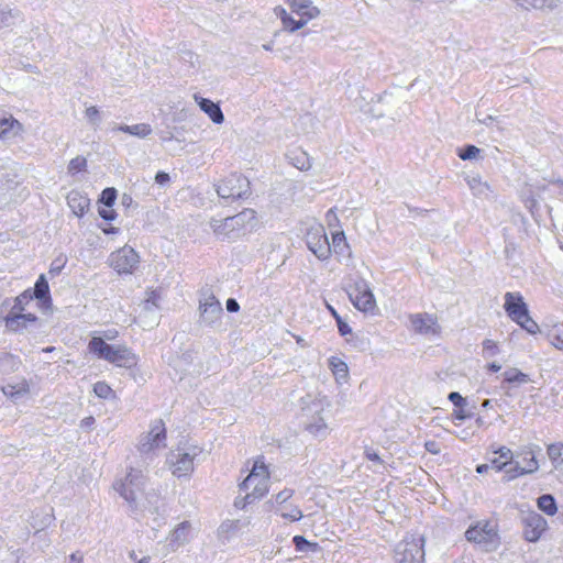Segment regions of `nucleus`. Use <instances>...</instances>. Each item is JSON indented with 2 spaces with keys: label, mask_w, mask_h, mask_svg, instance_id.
Here are the masks:
<instances>
[{
  "label": "nucleus",
  "mask_w": 563,
  "mask_h": 563,
  "mask_svg": "<svg viewBox=\"0 0 563 563\" xmlns=\"http://www.w3.org/2000/svg\"><path fill=\"white\" fill-rule=\"evenodd\" d=\"M271 472L265 464L264 456H258L254 460L249 475L240 483V492L243 493L234 500V507L238 509H245L262 498L269 492Z\"/></svg>",
  "instance_id": "nucleus-1"
},
{
  "label": "nucleus",
  "mask_w": 563,
  "mask_h": 563,
  "mask_svg": "<svg viewBox=\"0 0 563 563\" xmlns=\"http://www.w3.org/2000/svg\"><path fill=\"white\" fill-rule=\"evenodd\" d=\"M90 353L118 367L132 368L137 365L139 357L125 345H110L100 336H92L88 343Z\"/></svg>",
  "instance_id": "nucleus-2"
},
{
  "label": "nucleus",
  "mask_w": 563,
  "mask_h": 563,
  "mask_svg": "<svg viewBox=\"0 0 563 563\" xmlns=\"http://www.w3.org/2000/svg\"><path fill=\"white\" fill-rule=\"evenodd\" d=\"M287 4L291 13L299 16L298 20L294 19L283 7H276L274 12L280 19L283 29L288 32L303 27L320 14L319 9L312 4L311 0H287Z\"/></svg>",
  "instance_id": "nucleus-3"
},
{
  "label": "nucleus",
  "mask_w": 563,
  "mask_h": 563,
  "mask_svg": "<svg viewBox=\"0 0 563 563\" xmlns=\"http://www.w3.org/2000/svg\"><path fill=\"white\" fill-rule=\"evenodd\" d=\"M31 302L29 292H21L14 298L13 306L5 316H0V322H3L5 329L10 332H21L30 324L37 321L34 313H26L25 307Z\"/></svg>",
  "instance_id": "nucleus-4"
},
{
  "label": "nucleus",
  "mask_w": 563,
  "mask_h": 563,
  "mask_svg": "<svg viewBox=\"0 0 563 563\" xmlns=\"http://www.w3.org/2000/svg\"><path fill=\"white\" fill-rule=\"evenodd\" d=\"M505 311L508 317L531 334L539 332V325L529 314L523 297L519 292L505 294Z\"/></svg>",
  "instance_id": "nucleus-5"
},
{
  "label": "nucleus",
  "mask_w": 563,
  "mask_h": 563,
  "mask_svg": "<svg viewBox=\"0 0 563 563\" xmlns=\"http://www.w3.org/2000/svg\"><path fill=\"white\" fill-rule=\"evenodd\" d=\"M307 247L320 261H328L331 257V245L321 223L311 224L305 234Z\"/></svg>",
  "instance_id": "nucleus-6"
},
{
  "label": "nucleus",
  "mask_w": 563,
  "mask_h": 563,
  "mask_svg": "<svg viewBox=\"0 0 563 563\" xmlns=\"http://www.w3.org/2000/svg\"><path fill=\"white\" fill-rule=\"evenodd\" d=\"M467 541L484 547L485 550L495 549L499 543V537L496 526L489 521H478L471 526L466 532Z\"/></svg>",
  "instance_id": "nucleus-7"
},
{
  "label": "nucleus",
  "mask_w": 563,
  "mask_h": 563,
  "mask_svg": "<svg viewBox=\"0 0 563 563\" xmlns=\"http://www.w3.org/2000/svg\"><path fill=\"white\" fill-rule=\"evenodd\" d=\"M250 181L239 173L230 174L221 179L217 186V192L224 199H239L249 194Z\"/></svg>",
  "instance_id": "nucleus-8"
},
{
  "label": "nucleus",
  "mask_w": 563,
  "mask_h": 563,
  "mask_svg": "<svg viewBox=\"0 0 563 563\" xmlns=\"http://www.w3.org/2000/svg\"><path fill=\"white\" fill-rule=\"evenodd\" d=\"M397 563H423L424 539L410 537L402 540L396 549Z\"/></svg>",
  "instance_id": "nucleus-9"
},
{
  "label": "nucleus",
  "mask_w": 563,
  "mask_h": 563,
  "mask_svg": "<svg viewBox=\"0 0 563 563\" xmlns=\"http://www.w3.org/2000/svg\"><path fill=\"white\" fill-rule=\"evenodd\" d=\"M353 306L364 313H375L377 310L376 300L369 286L364 280H357L349 291Z\"/></svg>",
  "instance_id": "nucleus-10"
},
{
  "label": "nucleus",
  "mask_w": 563,
  "mask_h": 563,
  "mask_svg": "<svg viewBox=\"0 0 563 563\" xmlns=\"http://www.w3.org/2000/svg\"><path fill=\"white\" fill-rule=\"evenodd\" d=\"M143 477L141 470L130 468L125 477L114 484V489L128 503L133 504L136 501L137 492L141 490Z\"/></svg>",
  "instance_id": "nucleus-11"
},
{
  "label": "nucleus",
  "mask_w": 563,
  "mask_h": 563,
  "mask_svg": "<svg viewBox=\"0 0 563 563\" xmlns=\"http://www.w3.org/2000/svg\"><path fill=\"white\" fill-rule=\"evenodd\" d=\"M139 264L137 253L123 246L110 255V266L119 274H132Z\"/></svg>",
  "instance_id": "nucleus-12"
},
{
  "label": "nucleus",
  "mask_w": 563,
  "mask_h": 563,
  "mask_svg": "<svg viewBox=\"0 0 563 563\" xmlns=\"http://www.w3.org/2000/svg\"><path fill=\"white\" fill-rule=\"evenodd\" d=\"M548 530V521L537 511L528 512L522 519V534L529 542H537Z\"/></svg>",
  "instance_id": "nucleus-13"
},
{
  "label": "nucleus",
  "mask_w": 563,
  "mask_h": 563,
  "mask_svg": "<svg viewBox=\"0 0 563 563\" xmlns=\"http://www.w3.org/2000/svg\"><path fill=\"white\" fill-rule=\"evenodd\" d=\"M166 440V428L162 419L153 422L147 435L140 445V450L143 452H150L159 446H165Z\"/></svg>",
  "instance_id": "nucleus-14"
},
{
  "label": "nucleus",
  "mask_w": 563,
  "mask_h": 563,
  "mask_svg": "<svg viewBox=\"0 0 563 563\" xmlns=\"http://www.w3.org/2000/svg\"><path fill=\"white\" fill-rule=\"evenodd\" d=\"M412 329L419 334H439L438 319L429 313H415L409 316Z\"/></svg>",
  "instance_id": "nucleus-15"
},
{
  "label": "nucleus",
  "mask_w": 563,
  "mask_h": 563,
  "mask_svg": "<svg viewBox=\"0 0 563 563\" xmlns=\"http://www.w3.org/2000/svg\"><path fill=\"white\" fill-rule=\"evenodd\" d=\"M66 199L68 207L78 218H82L90 210V199L86 194L78 189L70 190Z\"/></svg>",
  "instance_id": "nucleus-16"
},
{
  "label": "nucleus",
  "mask_w": 563,
  "mask_h": 563,
  "mask_svg": "<svg viewBox=\"0 0 563 563\" xmlns=\"http://www.w3.org/2000/svg\"><path fill=\"white\" fill-rule=\"evenodd\" d=\"M172 473L177 477L188 476L194 471V456L188 453H179L170 463Z\"/></svg>",
  "instance_id": "nucleus-17"
},
{
  "label": "nucleus",
  "mask_w": 563,
  "mask_h": 563,
  "mask_svg": "<svg viewBox=\"0 0 563 563\" xmlns=\"http://www.w3.org/2000/svg\"><path fill=\"white\" fill-rule=\"evenodd\" d=\"M494 457H488V463L496 472H501L514 459L512 451L507 446H499L493 451Z\"/></svg>",
  "instance_id": "nucleus-18"
},
{
  "label": "nucleus",
  "mask_w": 563,
  "mask_h": 563,
  "mask_svg": "<svg viewBox=\"0 0 563 563\" xmlns=\"http://www.w3.org/2000/svg\"><path fill=\"white\" fill-rule=\"evenodd\" d=\"M23 292H29L30 297H31V301L35 298V299H38V300H42L44 303L46 305H49L52 299H51V296H49V287H48V283L45 278L44 275H41L35 285H34V288L33 290L32 289H26L24 290Z\"/></svg>",
  "instance_id": "nucleus-19"
},
{
  "label": "nucleus",
  "mask_w": 563,
  "mask_h": 563,
  "mask_svg": "<svg viewBox=\"0 0 563 563\" xmlns=\"http://www.w3.org/2000/svg\"><path fill=\"white\" fill-rule=\"evenodd\" d=\"M519 456L521 457L522 466H520L518 474H532L539 468V463L536 457V453L531 448H525L520 451Z\"/></svg>",
  "instance_id": "nucleus-20"
},
{
  "label": "nucleus",
  "mask_w": 563,
  "mask_h": 563,
  "mask_svg": "<svg viewBox=\"0 0 563 563\" xmlns=\"http://www.w3.org/2000/svg\"><path fill=\"white\" fill-rule=\"evenodd\" d=\"M331 252L333 251L336 255H347L351 257V247L343 230L331 232Z\"/></svg>",
  "instance_id": "nucleus-21"
},
{
  "label": "nucleus",
  "mask_w": 563,
  "mask_h": 563,
  "mask_svg": "<svg viewBox=\"0 0 563 563\" xmlns=\"http://www.w3.org/2000/svg\"><path fill=\"white\" fill-rule=\"evenodd\" d=\"M196 100L198 101L201 110L206 112L214 123L220 124L223 122V113L217 103L206 98L196 97Z\"/></svg>",
  "instance_id": "nucleus-22"
},
{
  "label": "nucleus",
  "mask_w": 563,
  "mask_h": 563,
  "mask_svg": "<svg viewBox=\"0 0 563 563\" xmlns=\"http://www.w3.org/2000/svg\"><path fill=\"white\" fill-rule=\"evenodd\" d=\"M22 130V124L12 115L0 119V139H7L12 134L20 133Z\"/></svg>",
  "instance_id": "nucleus-23"
},
{
  "label": "nucleus",
  "mask_w": 563,
  "mask_h": 563,
  "mask_svg": "<svg viewBox=\"0 0 563 563\" xmlns=\"http://www.w3.org/2000/svg\"><path fill=\"white\" fill-rule=\"evenodd\" d=\"M538 508L547 516H554L558 512V506L554 497L550 494H544L537 499Z\"/></svg>",
  "instance_id": "nucleus-24"
},
{
  "label": "nucleus",
  "mask_w": 563,
  "mask_h": 563,
  "mask_svg": "<svg viewBox=\"0 0 563 563\" xmlns=\"http://www.w3.org/2000/svg\"><path fill=\"white\" fill-rule=\"evenodd\" d=\"M2 391L8 397L14 398L20 397L29 394L30 391V385L25 379H22L21 382L16 384H8L2 388Z\"/></svg>",
  "instance_id": "nucleus-25"
},
{
  "label": "nucleus",
  "mask_w": 563,
  "mask_h": 563,
  "mask_svg": "<svg viewBox=\"0 0 563 563\" xmlns=\"http://www.w3.org/2000/svg\"><path fill=\"white\" fill-rule=\"evenodd\" d=\"M329 366L332 374L336 379H346L349 376V368L346 363L336 356H331L329 358Z\"/></svg>",
  "instance_id": "nucleus-26"
},
{
  "label": "nucleus",
  "mask_w": 563,
  "mask_h": 563,
  "mask_svg": "<svg viewBox=\"0 0 563 563\" xmlns=\"http://www.w3.org/2000/svg\"><path fill=\"white\" fill-rule=\"evenodd\" d=\"M547 454L555 467L563 465V443L555 442L549 444L547 446Z\"/></svg>",
  "instance_id": "nucleus-27"
},
{
  "label": "nucleus",
  "mask_w": 563,
  "mask_h": 563,
  "mask_svg": "<svg viewBox=\"0 0 563 563\" xmlns=\"http://www.w3.org/2000/svg\"><path fill=\"white\" fill-rule=\"evenodd\" d=\"M118 130L140 137H145L152 132L151 126L145 123L134 125H121L118 128Z\"/></svg>",
  "instance_id": "nucleus-28"
},
{
  "label": "nucleus",
  "mask_w": 563,
  "mask_h": 563,
  "mask_svg": "<svg viewBox=\"0 0 563 563\" xmlns=\"http://www.w3.org/2000/svg\"><path fill=\"white\" fill-rule=\"evenodd\" d=\"M504 380L508 384H525L528 383L529 376L517 368L507 369L504 373Z\"/></svg>",
  "instance_id": "nucleus-29"
},
{
  "label": "nucleus",
  "mask_w": 563,
  "mask_h": 563,
  "mask_svg": "<svg viewBox=\"0 0 563 563\" xmlns=\"http://www.w3.org/2000/svg\"><path fill=\"white\" fill-rule=\"evenodd\" d=\"M292 542L298 552H316L319 550V544L317 542H310L302 536H295L292 538Z\"/></svg>",
  "instance_id": "nucleus-30"
},
{
  "label": "nucleus",
  "mask_w": 563,
  "mask_h": 563,
  "mask_svg": "<svg viewBox=\"0 0 563 563\" xmlns=\"http://www.w3.org/2000/svg\"><path fill=\"white\" fill-rule=\"evenodd\" d=\"M93 393L99 398H102V399H114L117 397L114 390L106 382H97L93 385Z\"/></svg>",
  "instance_id": "nucleus-31"
},
{
  "label": "nucleus",
  "mask_w": 563,
  "mask_h": 563,
  "mask_svg": "<svg viewBox=\"0 0 563 563\" xmlns=\"http://www.w3.org/2000/svg\"><path fill=\"white\" fill-rule=\"evenodd\" d=\"M200 309L202 313L210 311L212 313L221 314L222 312L221 303L214 296H210L206 299V301L200 305Z\"/></svg>",
  "instance_id": "nucleus-32"
},
{
  "label": "nucleus",
  "mask_w": 563,
  "mask_h": 563,
  "mask_svg": "<svg viewBox=\"0 0 563 563\" xmlns=\"http://www.w3.org/2000/svg\"><path fill=\"white\" fill-rule=\"evenodd\" d=\"M87 167V159L84 156H76L68 164V173L76 175L84 172Z\"/></svg>",
  "instance_id": "nucleus-33"
},
{
  "label": "nucleus",
  "mask_w": 563,
  "mask_h": 563,
  "mask_svg": "<svg viewBox=\"0 0 563 563\" xmlns=\"http://www.w3.org/2000/svg\"><path fill=\"white\" fill-rule=\"evenodd\" d=\"M240 528L239 520H228L220 526L219 533L224 538H230Z\"/></svg>",
  "instance_id": "nucleus-34"
},
{
  "label": "nucleus",
  "mask_w": 563,
  "mask_h": 563,
  "mask_svg": "<svg viewBox=\"0 0 563 563\" xmlns=\"http://www.w3.org/2000/svg\"><path fill=\"white\" fill-rule=\"evenodd\" d=\"M67 263V258L65 255L60 254L59 256H57L52 263H51V266H49V271L48 273L52 275V276H56L58 275L63 268L65 267Z\"/></svg>",
  "instance_id": "nucleus-35"
},
{
  "label": "nucleus",
  "mask_w": 563,
  "mask_h": 563,
  "mask_svg": "<svg viewBox=\"0 0 563 563\" xmlns=\"http://www.w3.org/2000/svg\"><path fill=\"white\" fill-rule=\"evenodd\" d=\"M279 515L287 519V520H290V521H298L301 519L302 517V512L301 510L299 509V507H292L291 509L289 510H286L284 508L279 509Z\"/></svg>",
  "instance_id": "nucleus-36"
},
{
  "label": "nucleus",
  "mask_w": 563,
  "mask_h": 563,
  "mask_svg": "<svg viewBox=\"0 0 563 563\" xmlns=\"http://www.w3.org/2000/svg\"><path fill=\"white\" fill-rule=\"evenodd\" d=\"M117 199V190L114 188H106L101 192V202L106 207H112Z\"/></svg>",
  "instance_id": "nucleus-37"
},
{
  "label": "nucleus",
  "mask_w": 563,
  "mask_h": 563,
  "mask_svg": "<svg viewBox=\"0 0 563 563\" xmlns=\"http://www.w3.org/2000/svg\"><path fill=\"white\" fill-rule=\"evenodd\" d=\"M483 351L484 353H486L488 356H493L495 355L496 353H498L499 351V346H498V343L494 340H490V339H486L484 342H483Z\"/></svg>",
  "instance_id": "nucleus-38"
},
{
  "label": "nucleus",
  "mask_w": 563,
  "mask_h": 563,
  "mask_svg": "<svg viewBox=\"0 0 563 563\" xmlns=\"http://www.w3.org/2000/svg\"><path fill=\"white\" fill-rule=\"evenodd\" d=\"M424 449L433 454V455H438L441 453V443L439 441H435V440H428L424 442Z\"/></svg>",
  "instance_id": "nucleus-39"
},
{
  "label": "nucleus",
  "mask_w": 563,
  "mask_h": 563,
  "mask_svg": "<svg viewBox=\"0 0 563 563\" xmlns=\"http://www.w3.org/2000/svg\"><path fill=\"white\" fill-rule=\"evenodd\" d=\"M479 153V148H477L474 145H468L465 147V150L459 154L460 158L462 159H471L476 157V155Z\"/></svg>",
  "instance_id": "nucleus-40"
},
{
  "label": "nucleus",
  "mask_w": 563,
  "mask_h": 563,
  "mask_svg": "<svg viewBox=\"0 0 563 563\" xmlns=\"http://www.w3.org/2000/svg\"><path fill=\"white\" fill-rule=\"evenodd\" d=\"M325 220H327L328 227H330V228L334 227V225H339L340 220L338 218L335 207L328 210V212L325 213Z\"/></svg>",
  "instance_id": "nucleus-41"
},
{
  "label": "nucleus",
  "mask_w": 563,
  "mask_h": 563,
  "mask_svg": "<svg viewBox=\"0 0 563 563\" xmlns=\"http://www.w3.org/2000/svg\"><path fill=\"white\" fill-rule=\"evenodd\" d=\"M99 214L107 221H112L117 218V212L112 207L99 208Z\"/></svg>",
  "instance_id": "nucleus-42"
},
{
  "label": "nucleus",
  "mask_w": 563,
  "mask_h": 563,
  "mask_svg": "<svg viewBox=\"0 0 563 563\" xmlns=\"http://www.w3.org/2000/svg\"><path fill=\"white\" fill-rule=\"evenodd\" d=\"M449 400L454 405V407H461L466 405L465 399L457 391L450 393Z\"/></svg>",
  "instance_id": "nucleus-43"
},
{
  "label": "nucleus",
  "mask_w": 563,
  "mask_h": 563,
  "mask_svg": "<svg viewBox=\"0 0 563 563\" xmlns=\"http://www.w3.org/2000/svg\"><path fill=\"white\" fill-rule=\"evenodd\" d=\"M292 494H294V490H291V489H284L282 492H279L275 498L276 503L280 504V505L286 503L288 499H290L292 497Z\"/></svg>",
  "instance_id": "nucleus-44"
},
{
  "label": "nucleus",
  "mask_w": 563,
  "mask_h": 563,
  "mask_svg": "<svg viewBox=\"0 0 563 563\" xmlns=\"http://www.w3.org/2000/svg\"><path fill=\"white\" fill-rule=\"evenodd\" d=\"M452 416L455 420H460V421L465 420L468 417V415L465 410V406L455 407Z\"/></svg>",
  "instance_id": "nucleus-45"
},
{
  "label": "nucleus",
  "mask_w": 563,
  "mask_h": 563,
  "mask_svg": "<svg viewBox=\"0 0 563 563\" xmlns=\"http://www.w3.org/2000/svg\"><path fill=\"white\" fill-rule=\"evenodd\" d=\"M245 216H250V218L252 220L255 219V212L253 210H246V211H244V212H242V213H240V214H238L235 217L227 218L225 219V223H228V222H231V223L232 222H236L238 223V220L241 219L242 217H245Z\"/></svg>",
  "instance_id": "nucleus-46"
},
{
  "label": "nucleus",
  "mask_w": 563,
  "mask_h": 563,
  "mask_svg": "<svg viewBox=\"0 0 563 563\" xmlns=\"http://www.w3.org/2000/svg\"><path fill=\"white\" fill-rule=\"evenodd\" d=\"M336 324L341 335H347L352 332L351 327L343 319L338 320Z\"/></svg>",
  "instance_id": "nucleus-47"
},
{
  "label": "nucleus",
  "mask_w": 563,
  "mask_h": 563,
  "mask_svg": "<svg viewBox=\"0 0 563 563\" xmlns=\"http://www.w3.org/2000/svg\"><path fill=\"white\" fill-rule=\"evenodd\" d=\"M292 159L297 161L295 165L299 169L305 170L310 168V162L307 157H301V159H299L298 157H294Z\"/></svg>",
  "instance_id": "nucleus-48"
},
{
  "label": "nucleus",
  "mask_w": 563,
  "mask_h": 563,
  "mask_svg": "<svg viewBox=\"0 0 563 563\" xmlns=\"http://www.w3.org/2000/svg\"><path fill=\"white\" fill-rule=\"evenodd\" d=\"M85 113H86V117H87L89 120H91V121L96 120V119L99 117V110H98V108H97V107H95V106L88 107V108L86 109Z\"/></svg>",
  "instance_id": "nucleus-49"
},
{
  "label": "nucleus",
  "mask_w": 563,
  "mask_h": 563,
  "mask_svg": "<svg viewBox=\"0 0 563 563\" xmlns=\"http://www.w3.org/2000/svg\"><path fill=\"white\" fill-rule=\"evenodd\" d=\"M365 456H366L367 460H369L372 462L382 463V460H380L379 455L375 451H373L371 449H366L365 450Z\"/></svg>",
  "instance_id": "nucleus-50"
},
{
  "label": "nucleus",
  "mask_w": 563,
  "mask_h": 563,
  "mask_svg": "<svg viewBox=\"0 0 563 563\" xmlns=\"http://www.w3.org/2000/svg\"><path fill=\"white\" fill-rule=\"evenodd\" d=\"M155 180L159 185H165L169 181V175L165 172H158L155 176Z\"/></svg>",
  "instance_id": "nucleus-51"
},
{
  "label": "nucleus",
  "mask_w": 563,
  "mask_h": 563,
  "mask_svg": "<svg viewBox=\"0 0 563 563\" xmlns=\"http://www.w3.org/2000/svg\"><path fill=\"white\" fill-rule=\"evenodd\" d=\"M551 343L553 346H555L558 350L563 351V335L562 334H555L552 336Z\"/></svg>",
  "instance_id": "nucleus-52"
},
{
  "label": "nucleus",
  "mask_w": 563,
  "mask_h": 563,
  "mask_svg": "<svg viewBox=\"0 0 563 563\" xmlns=\"http://www.w3.org/2000/svg\"><path fill=\"white\" fill-rule=\"evenodd\" d=\"M227 309L230 312H238L240 309V306L235 299L230 298L227 300Z\"/></svg>",
  "instance_id": "nucleus-53"
},
{
  "label": "nucleus",
  "mask_w": 563,
  "mask_h": 563,
  "mask_svg": "<svg viewBox=\"0 0 563 563\" xmlns=\"http://www.w3.org/2000/svg\"><path fill=\"white\" fill-rule=\"evenodd\" d=\"M492 468V466L489 465V463H485V464H481V465H477L476 467V472L478 474H485L488 472V470Z\"/></svg>",
  "instance_id": "nucleus-54"
},
{
  "label": "nucleus",
  "mask_w": 563,
  "mask_h": 563,
  "mask_svg": "<svg viewBox=\"0 0 563 563\" xmlns=\"http://www.w3.org/2000/svg\"><path fill=\"white\" fill-rule=\"evenodd\" d=\"M69 563H84L81 554L73 553L69 558Z\"/></svg>",
  "instance_id": "nucleus-55"
},
{
  "label": "nucleus",
  "mask_w": 563,
  "mask_h": 563,
  "mask_svg": "<svg viewBox=\"0 0 563 563\" xmlns=\"http://www.w3.org/2000/svg\"><path fill=\"white\" fill-rule=\"evenodd\" d=\"M190 528V523L188 521H184L178 525V527L175 529V533L178 534L180 531L187 530Z\"/></svg>",
  "instance_id": "nucleus-56"
},
{
  "label": "nucleus",
  "mask_w": 563,
  "mask_h": 563,
  "mask_svg": "<svg viewBox=\"0 0 563 563\" xmlns=\"http://www.w3.org/2000/svg\"><path fill=\"white\" fill-rule=\"evenodd\" d=\"M328 309L331 313V316L335 319V321L342 319L341 316L338 313V311L330 305H328Z\"/></svg>",
  "instance_id": "nucleus-57"
},
{
  "label": "nucleus",
  "mask_w": 563,
  "mask_h": 563,
  "mask_svg": "<svg viewBox=\"0 0 563 563\" xmlns=\"http://www.w3.org/2000/svg\"><path fill=\"white\" fill-rule=\"evenodd\" d=\"M102 231L104 234H114L118 232V229L112 225H109V227L103 228Z\"/></svg>",
  "instance_id": "nucleus-58"
},
{
  "label": "nucleus",
  "mask_w": 563,
  "mask_h": 563,
  "mask_svg": "<svg viewBox=\"0 0 563 563\" xmlns=\"http://www.w3.org/2000/svg\"><path fill=\"white\" fill-rule=\"evenodd\" d=\"M487 369L490 372H498L500 369V365L497 363H489L487 365Z\"/></svg>",
  "instance_id": "nucleus-59"
},
{
  "label": "nucleus",
  "mask_w": 563,
  "mask_h": 563,
  "mask_svg": "<svg viewBox=\"0 0 563 563\" xmlns=\"http://www.w3.org/2000/svg\"><path fill=\"white\" fill-rule=\"evenodd\" d=\"M118 335H119V332L117 330H112V331L108 332L106 338L109 339V340H113V339L118 338Z\"/></svg>",
  "instance_id": "nucleus-60"
},
{
  "label": "nucleus",
  "mask_w": 563,
  "mask_h": 563,
  "mask_svg": "<svg viewBox=\"0 0 563 563\" xmlns=\"http://www.w3.org/2000/svg\"><path fill=\"white\" fill-rule=\"evenodd\" d=\"M294 338H295V340H296V342H297L298 344H300V345H305V342H303L302 338H300L299 335H294Z\"/></svg>",
  "instance_id": "nucleus-61"
},
{
  "label": "nucleus",
  "mask_w": 563,
  "mask_h": 563,
  "mask_svg": "<svg viewBox=\"0 0 563 563\" xmlns=\"http://www.w3.org/2000/svg\"><path fill=\"white\" fill-rule=\"evenodd\" d=\"M87 420V424H91L93 423V418L92 417H89L86 419Z\"/></svg>",
  "instance_id": "nucleus-62"
},
{
  "label": "nucleus",
  "mask_w": 563,
  "mask_h": 563,
  "mask_svg": "<svg viewBox=\"0 0 563 563\" xmlns=\"http://www.w3.org/2000/svg\"><path fill=\"white\" fill-rule=\"evenodd\" d=\"M150 559L148 558H143L142 560H140L139 563H148Z\"/></svg>",
  "instance_id": "nucleus-63"
},
{
  "label": "nucleus",
  "mask_w": 563,
  "mask_h": 563,
  "mask_svg": "<svg viewBox=\"0 0 563 563\" xmlns=\"http://www.w3.org/2000/svg\"><path fill=\"white\" fill-rule=\"evenodd\" d=\"M54 350L53 346L44 349V352H52Z\"/></svg>",
  "instance_id": "nucleus-64"
}]
</instances>
